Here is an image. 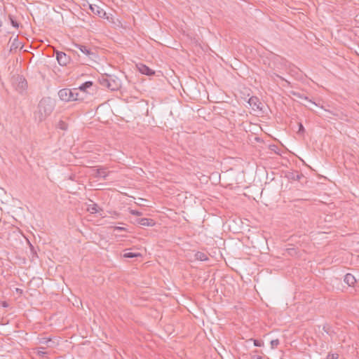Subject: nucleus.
<instances>
[{
	"mask_svg": "<svg viewBox=\"0 0 359 359\" xmlns=\"http://www.w3.org/2000/svg\"><path fill=\"white\" fill-rule=\"evenodd\" d=\"M288 177L293 180H300L301 178L304 177L302 173H299L298 172H291Z\"/></svg>",
	"mask_w": 359,
	"mask_h": 359,
	"instance_id": "obj_14",
	"label": "nucleus"
},
{
	"mask_svg": "<svg viewBox=\"0 0 359 359\" xmlns=\"http://www.w3.org/2000/svg\"><path fill=\"white\" fill-rule=\"evenodd\" d=\"M2 306H3L4 307H7V306H8V304H7L6 302H2Z\"/></svg>",
	"mask_w": 359,
	"mask_h": 359,
	"instance_id": "obj_34",
	"label": "nucleus"
},
{
	"mask_svg": "<svg viewBox=\"0 0 359 359\" xmlns=\"http://www.w3.org/2000/svg\"><path fill=\"white\" fill-rule=\"evenodd\" d=\"M252 359H262L261 356H253Z\"/></svg>",
	"mask_w": 359,
	"mask_h": 359,
	"instance_id": "obj_35",
	"label": "nucleus"
},
{
	"mask_svg": "<svg viewBox=\"0 0 359 359\" xmlns=\"http://www.w3.org/2000/svg\"><path fill=\"white\" fill-rule=\"evenodd\" d=\"M52 340L50 338L42 337L39 339V344L46 345L48 346H50L49 343Z\"/></svg>",
	"mask_w": 359,
	"mask_h": 359,
	"instance_id": "obj_20",
	"label": "nucleus"
},
{
	"mask_svg": "<svg viewBox=\"0 0 359 359\" xmlns=\"http://www.w3.org/2000/svg\"><path fill=\"white\" fill-rule=\"evenodd\" d=\"M18 48H22L21 43L18 41V39H15L11 45V50L17 49Z\"/></svg>",
	"mask_w": 359,
	"mask_h": 359,
	"instance_id": "obj_16",
	"label": "nucleus"
},
{
	"mask_svg": "<svg viewBox=\"0 0 359 359\" xmlns=\"http://www.w3.org/2000/svg\"><path fill=\"white\" fill-rule=\"evenodd\" d=\"M248 102L253 110L262 111L263 104L257 97H251Z\"/></svg>",
	"mask_w": 359,
	"mask_h": 359,
	"instance_id": "obj_5",
	"label": "nucleus"
},
{
	"mask_svg": "<svg viewBox=\"0 0 359 359\" xmlns=\"http://www.w3.org/2000/svg\"><path fill=\"white\" fill-rule=\"evenodd\" d=\"M130 214L133 215H135V216H141L142 215V213L138 210H131L130 211Z\"/></svg>",
	"mask_w": 359,
	"mask_h": 359,
	"instance_id": "obj_29",
	"label": "nucleus"
},
{
	"mask_svg": "<svg viewBox=\"0 0 359 359\" xmlns=\"http://www.w3.org/2000/svg\"><path fill=\"white\" fill-rule=\"evenodd\" d=\"M20 80H22V87H24V86H26L27 85V81H25V79H22V78H20Z\"/></svg>",
	"mask_w": 359,
	"mask_h": 359,
	"instance_id": "obj_32",
	"label": "nucleus"
},
{
	"mask_svg": "<svg viewBox=\"0 0 359 359\" xmlns=\"http://www.w3.org/2000/svg\"><path fill=\"white\" fill-rule=\"evenodd\" d=\"M107 175V172L105 171L104 168L97 169L96 177H103L104 179H105Z\"/></svg>",
	"mask_w": 359,
	"mask_h": 359,
	"instance_id": "obj_19",
	"label": "nucleus"
},
{
	"mask_svg": "<svg viewBox=\"0 0 359 359\" xmlns=\"http://www.w3.org/2000/svg\"><path fill=\"white\" fill-rule=\"evenodd\" d=\"M270 344H271V348L273 349V348H276L280 344V341L278 339H273L271 341Z\"/></svg>",
	"mask_w": 359,
	"mask_h": 359,
	"instance_id": "obj_23",
	"label": "nucleus"
},
{
	"mask_svg": "<svg viewBox=\"0 0 359 359\" xmlns=\"http://www.w3.org/2000/svg\"><path fill=\"white\" fill-rule=\"evenodd\" d=\"M290 95H292L297 98L308 101V102L312 103L313 104L317 105V104L316 102L309 100V97L306 95H305L303 93H301L299 91L291 90L290 92Z\"/></svg>",
	"mask_w": 359,
	"mask_h": 359,
	"instance_id": "obj_9",
	"label": "nucleus"
},
{
	"mask_svg": "<svg viewBox=\"0 0 359 359\" xmlns=\"http://www.w3.org/2000/svg\"><path fill=\"white\" fill-rule=\"evenodd\" d=\"M68 90H69V88H62L59 90L58 96L62 101H64L66 102H69V97H68Z\"/></svg>",
	"mask_w": 359,
	"mask_h": 359,
	"instance_id": "obj_11",
	"label": "nucleus"
},
{
	"mask_svg": "<svg viewBox=\"0 0 359 359\" xmlns=\"http://www.w3.org/2000/svg\"><path fill=\"white\" fill-rule=\"evenodd\" d=\"M45 354H46V352H45V351H40V350L38 351V355L40 356H43Z\"/></svg>",
	"mask_w": 359,
	"mask_h": 359,
	"instance_id": "obj_31",
	"label": "nucleus"
},
{
	"mask_svg": "<svg viewBox=\"0 0 359 359\" xmlns=\"http://www.w3.org/2000/svg\"><path fill=\"white\" fill-rule=\"evenodd\" d=\"M137 67L140 72L142 73V74H145L147 76H152V75H154V74H155V72L153 69H150L149 67H147V65H145L144 64H139L137 65Z\"/></svg>",
	"mask_w": 359,
	"mask_h": 359,
	"instance_id": "obj_8",
	"label": "nucleus"
},
{
	"mask_svg": "<svg viewBox=\"0 0 359 359\" xmlns=\"http://www.w3.org/2000/svg\"><path fill=\"white\" fill-rule=\"evenodd\" d=\"M133 222L144 226H153L156 224L154 220L150 218H136Z\"/></svg>",
	"mask_w": 359,
	"mask_h": 359,
	"instance_id": "obj_7",
	"label": "nucleus"
},
{
	"mask_svg": "<svg viewBox=\"0 0 359 359\" xmlns=\"http://www.w3.org/2000/svg\"><path fill=\"white\" fill-rule=\"evenodd\" d=\"M339 355L337 353H329L326 359H338Z\"/></svg>",
	"mask_w": 359,
	"mask_h": 359,
	"instance_id": "obj_28",
	"label": "nucleus"
},
{
	"mask_svg": "<svg viewBox=\"0 0 359 359\" xmlns=\"http://www.w3.org/2000/svg\"><path fill=\"white\" fill-rule=\"evenodd\" d=\"M16 292L19 294H22V290L21 289H19V288H16Z\"/></svg>",
	"mask_w": 359,
	"mask_h": 359,
	"instance_id": "obj_33",
	"label": "nucleus"
},
{
	"mask_svg": "<svg viewBox=\"0 0 359 359\" xmlns=\"http://www.w3.org/2000/svg\"><path fill=\"white\" fill-rule=\"evenodd\" d=\"M250 340L253 341L254 345L257 347H261L264 345V342L258 339H251Z\"/></svg>",
	"mask_w": 359,
	"mask_h": 359,
	"instance_id": "obj_25",
	"label": "nucleus"
},
{
	"mask_svg": "<svg viewBox=\"0 0 359 359\" xmlns=\"http://www.w3.org/2000/svg\"><path fill=\"white\" fill-rule=\"evenodd\" d=\"M55 104L50 97L42 98L38 104V110L34 114V119L42 122L53 112Z\"/></svg>",
	"mask_w": 359,
	"mask_h": 359,
	"instance_id": "obj_1",
	"label": "nucleus"
},
{
	"mask_svg": "<svg viewBox=\"0 0 359 359\" xmlns=\"http://www.w3.org/2000/svg\"><path fill=\"white\" fill-rule=\"evenodd\" d=\"M98 82L104 88L112 91L118 90L121 88V80L115 75L102 74L98 78Z\"/></svg>",
	"mask_w": 359,
	"mask_h": 359,
	"instance_id": "obj_2",
	"label": "nucleus"
},
{
	"mask_svg": "<svg viewBox=\"0 0 359 359\" xmlns=\"http://www.w3.org/2000/svg\"><path fill=\"white\" fill-rule=\"evenodd\" d=\"M89 7L93 14H95L102 18H108V17L107 16L106 12L102 8H100L99 6L95 5V4H93V5L91 4V5H90Z\"/></svg>",
	"mask_w": 359,
	"mask_h": 359,
	"instance_id": "obj_6",
	"label": "nucleus"
},
{
	"mask_svg": "<svg viewBox=\"0 0 359 359\" xmlns=\"http://www.w3.org/2000/svg\"><path fill=\"white\" fill-rule=\"evenodd\" d=\"M323 330L324 332H325L327 334H330L331 333V327L329 325H325L323 326Z\"/></svg>",
	"mask_w": 359,
	"mask_h": 359,
	"instance_id": "obj_27",
	"label": "nucleus"
},
{
	"mask_svg": "<svg viewBox=\"0 0 359 359\" xmlns=\"http://www.w3.org/2000/svg\"><path fill=\"white\" fill-rule=\"evenodd\" d=\"M74 47L79 48L80 51L87 56L90 60H94L96 58V54L91 50L90 48L86 46L74 43Z\"/></svg>",
	"mask_w": 359,
	"mask_h": 359,
	"instance_id": "obj_3",
	"label": "nucleus"
},
{
	"mask_svg": "<svg viewBox=\"0 0 359 359\" xmlns=\"http://www.w3.org/2000/svg\"><path fill=\"white\" fill-rule=\"evenodd\" d=\"M93 81H86L84 82L83 83H82L79 88V90H80L81 92H82L83 94H86V90L89 88H90L91 86H93Z\"/></svg>",
	"mask_w": 359,
	"mask_h": 359,
	"instance_id": "obj_12",
	"label": "nucleus"
},
{
	"mask_svg": "<svg viewBox=\"0 0 359 359\" xmlns=\"http://www.w3.org/2000/svg\"><path fill=\"white\" fill-rule=\"evenodd\" d=\"M78 88H74V101H83L86 97V94L80 93L78 92Z\"/></svg>",
	"mask_w": 359,
	"mask_h": 359,
	"instance_id": "obj_13",
	"label": "nucleus"
},
{
	"mask_svg": "<svg viewBox=\"0 0 359 359\" xmlns=\"http://www.w3.org/2000/svg\"><path fill=\"white\" fill-rule=\"evenodd\" d=\"M344 282L348 285V286H353L354 284L356 283V279L351 273H347L344 276Z\"/></svg>",
	"mask_w": 359,
	"mask_h": 359,
	"instance_id": "obj_10",
	"label": "nucleus"
},
{
	"mask_svg": "<svg viewBox=\"0 0 359 359\" xmlns=\"http://www.w3.org/2000/svg\"><path fill=\"white\" fill-rule=\"evenodd\" d=\"M68 97H69V102L74 101V89H69V90H68Z\"/></svg>",
	"mask_w": 359,
	"mask_h": 359,
	"instance_id": "obj_22",
	"label": "nucleus"
},
{
	"mask_svg": "<svg viewBox=\"0 0 359 359\" xmlns=\"http://www.w3.org/2000/svg\"><path fill=\"white\" fill-rule=\"evenodd\" d=\"M1 25H2V22H1V20H0V27H1Z\"/></svg>",
	"mask_w": 359,
	"mask_h": 359,
	"instance_id": "obj_36",
	"label": "nucleus"
},
{
	"mask_svg": "<svg viewBox=\"0 0 359 359\" xmlns=\"http://www.w3.org/2000/svg\"><path fill=\"white\" fill-rule=\"evenodd\" d=\"M195 257L196 259L200 261H206L208 259L207 255L202 252H197L195 254Z\"/></svg>",
	"mask_w": 359,
	"mask_h": 359,
	"instance_id": "obj_15",
	"label": "nucleus"
},
{
	"mask_svg": "<svg viewBox=\"0 0 359 359\" xmlns=\"http://www.w3.org/2000/svg\"><path fill=\"white\" fill-rule=\"evenodd\" d=\"M56 59L61 66H66L71 61L70 56L67 55L65 53L56 50L55 51Z\"/></svg>",
	"mask_w": 359,
	"mask_h": 359,
	"instance_id": "obj_4",
	"label": "nucleus"
},
{
	"mask_svg": "<svg viewBox=\"0 0 359 359\" xmlns=\"http://www.w3.org/2000/svg\"><path fill=\"white\" fill-rule=\"evenodd\" d=\"M57 128L62 130H67L68 125L65 121L60 120L57 123Z\"/></svg>",
	"mask_w": 359,
	"mask_h": 359,
	"instance_id": "obj_21",
	"label": "nucleus"
},
{
	"mask_svg": "<svg viewBox=\"0 0 359 359\" xmlns=\"http://www.w3.org/2000/svg\"><path fill=\"white\" fill-rule=\"evenodd\" d=\"M100 209V208L98 207V205L96 203L90 205L88 208V210L90 211L91 213H96L99 211Z\"/></svg>",
	"mask_w": 359,
	"mask_h": 359,
	"instance_id": "obj_17",
	"label": "nucleus"
},
{
	"mask_svg": "<svg viewBox=\"0 0 359 359\" xmlns=\"http://www.w3.org/2000/svg\"><path fill=\"white\" fill-rule=\"evenodd\" d=\"M298 127H299V129H298V134H304V133L305 132V129H304V126L302 125V123H298Z\"/></svg>",
	"mask_w": 359,
	"mask_h": 359,
	"instance_id": "obj_26",
	"label": "nucleus"
},
{
	"mask_svg": "<svg viewBox=\"0 0 359 359\" xmlns=\"http://www.w3.org/2000/svg\"><path fill=\"white\" fill-rule=\"evenodd\" d=\"M114 230L118 231H127V229L122 226H115Z\"/></svg>",
	"mask_w": 359,
	"mask_h": 359,
	"instance_id": "obj_30",
	"label": "nucleus"
},
{
	"mask_svg": "<svg viewBox=\"0 0 359 359\" xmlns=\"http://www.w3.org/2000/svg\"><path fill=\"white\" fill-rule=\"evenodd\" d=\"M9 18L11 20V23L12 26L15 28H18L19 23L11 15H9Z\"/></svg>",
	"mask_w": 359,
	"mask_h": 359,
	"instance_id": "obj_24",
	"label": "nucleus"
},
{
	"mask_svg": "<svg viewBox=\"0 0 359 359\" xmlns=\"http://www.w3.org/2000/svg\"><path fill=\"white\" fill-rule=\"evenodd\" d=\"M123 257L125 258H135V257H141V255L140 253H136V252H126L124 255H123Z\"/></svg>",
	"mask_w": 359,
	"mask_h": 359,
	"instance_id": "obj_18",
	"label": "nucleus"
}]
</instances>
